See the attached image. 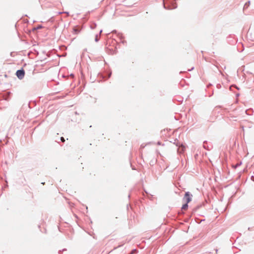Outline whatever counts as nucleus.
<instances>
[{
	"label": "nucleus",
	"instance_id": "obj_2",
	"mask_svg": "<svg viewBox=\"0 0 254 254\" xmlns=\"http://www.w3.org/2000/svg\"><path fill=\"white\" fill-rule=\"evenodd\" d=\"M16 75L19 79H22L25 75L24 70L23 69L18 70L16 71Z\"/></svg>",
	"mask_w": 254,
	"mask_h": 254
},
{
	"label": "nucleus",
	"instance_id": "obj_6",
	"mask_svg": "<svg viewBox=\"0 0 254 254\" xmlns=\"http://www.w3.org/2000/svg\"><path fill=\"white\" fill-rule=\"evenodd\" d=\"M95 41H96V42H97V41H98V36H96V38H95Z\"/></svg>",
	"mask_w": 254,
	"mask_h": 254
},
{
	"label": "nucleus",
	"instance_id": "obj_4",
	"mask_svg": "<svg viewBox=\"0 0 254 254\" xmlns=\"http://www.w3.org/2000/svg\"><path fill=\"white\" fill-rule=\"evenodd\" d=\"M188 207V203H185V204H184L182 206V209L183 210H185V211H186V210H187Z\"/></svg>",
	"mask_w": 254,
	"mask_h": 254
},
{
	"label": "nucleus",
	"instance_id": "obj_1",
	"mask_svg": "<svg viewBox=\"0 0 254 254\" xmlns=\"http://www.w3.org/2000/svg\"><path fill=\"white\" fill-rule=\"evenodd\" d=\"M192 194H190L189 191L187 192L183 198V201L187 203H188L191 200Z\"/></svg>",
	"mask_w": 254,
	"mask_h": 254
},
{
	"label": "nucleus",
	"instance_id": "obj_3",
	"mask_svg": "<svg viewBox=\"0 0 254 254\" xmlns=\"http://www.w3.org/2000/svg\"><path fill=\"white\" fill-rule=\"evenodd\" d=\"M81 27L79 26H76L73 28V32L76 34H78L81 31Z\"/></svg>",
	"mask_w": 254,
	"mask_h": 254
},
{
	"label": "nucleus",
	"instance_id": "obj_5",
	"mask_svg": "<svg viewBox=\"0 0 254 254\" xmlns=\"http://www.w3.org/2000/svg\"><path fill=\"white\" fill-rule=\"evenodd\" d=\"M61 141H62L63 142H64L65 141V139H64V138L63 137H62L61 138Z\"/></svg>",
	"mask_w": 254,
	"mask_h": 254
}]
</instances>
